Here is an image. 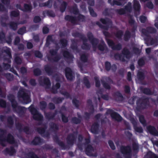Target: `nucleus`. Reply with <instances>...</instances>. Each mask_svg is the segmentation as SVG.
<instances>
[{
	"mask_svg": "<svg viewBox=\"0 0 158 158\" xmlns=\"http://www.w3.org/2000/svg\"><path fill=\"white\" fill-rule=\"evenodd\" d=\"M70 11L75 15H78L79 13L77 5L76 4H75L73 6H72Z\"/></svg>",
	"mask_w": 158,
	"mask_h": 158,
	"instance_id": "e433bc0d",
	"label": "nucleus"
},
{
	"mask_svg": "<svg viewBox=\"0 0 158 158\" xmlns=\"http://www.w3.org/2000/svg\"><path fill=\"white\" fill-rule=\"evenodd\" d=\"M133 7L135 12H139L141 6L139 2L137 0H134Z\"/></svg>",
	"mask_w": 158,
	"mask_h": 158,
	"instance_id": "cd10ccee",
	"label": "nucleus"
},
{
	"mask_svg": "<svg viewBox=\"0 0 158 158\" xmlns=\"http://www.w3.org/2000/svg\"><path fill=\"white\" fill-rule=\"evenodd\" d=\"M6 130L0 128V132L1 133L0 134V144L3 147L6 146V145L4 143L5 138H3L4 135L6 134Z\"/></svg>",
	"mask_w": 158,
	"mask_h": 158,
	"instance_id": "b1692460",
	"label": "nucleus"
},
{
	"mask_svg": "<svg viewBox=\"0 0 158 158\" xmlns=\"http://www.w3.org/2000/svg\"><path fill=\"white\" fill-rule=\"evenodd\" d=\"M78 15L77 17L67 15L65 16L64 19L66 20L69 21L73 24H76L77 21L81 22L85 21V17L84 15L80 14V13Z\"/></svg>",
	"mask_w": 158,
	"mask_h": 158,
	"instance_id": "423d86ee",
	"label": "nucleus"
},
{
	"mask_svg": "<svg viewBox=\"0 0 158 158\" xmlns=\"http://www.w3.org/2000/svg\"><path fill=\"white\" fill-rule=\"evenodd\" d=\"M34 75L35 76H38L41 75L42 72L40 69L39 68L35 69L33 71Z\"/></svg>",
	"mask_w": 158,
	"mask_h": 158,
	"instance_id": "e2e57ef3",
	"label": "nucleus"
},
{
	"mask_svg": "<svg viewBox=\"0 0 158 158\" xmlns=\"http://www.w3.org/2000/svg\"><path fill=\"white\" fill-rule=\"evenodd\" d=\"M72 44L71 45V48L73 50L76 51L77 52H80V50L78 48L77 45V41L74 39L72 40Z\"/></svg>",
	"mask_w": 158,
	"mask_h": 158,
	"instance_id": "2f4dec72",
	"label": "nucleus"
},
{
	"mask_svg": "<svg viewBox=\"0 0 158 158\" xmlns=\"http://www.w3.org/2000/svg\"><path fill=\"white\" fill-rule=\"evenodd\" d=\"M7 98L11 102V106L14 111L17 112L19 114H23L25 113V107L18 106V103L13 94H9L7 96Z\"/></svg>",
	"mask_w": 158,
	"mask_h": 158,
	"instance_id": "f03ea898",
	"label": "nucleus"
},
{
	"mask_svg": "<svg viewBox=\"0 0 158 158\" xmlns=\"http://www.w3.org/2000/svg\"><path fill=\"white\" fill-rule=\"evenodd\" d=\"M77 136L74 135L73 133L69 134L66 138V141L67 144L70 146H72L76 142Z\"/></svg>",
	"mask_w": 158,
	"mask_h": 158,
	"instance_id": "f8f14e48",
	"label": "nucleus"
},
{
	"mask_svg": "<svg viewBox=\"0 0 158 158\" xmlns=\"http://www.w3.org/2000/svg\"><path fill=\"white\" fill-rule=\"evenodd\" d=\"M44 69L48 75L50 76L53 74V66L49 64H46L44 66Z\"/></svg>",
	"mask_w": 158,
	"mask_h": 158,
	"instance_id": "bb28decb",
	"label": "nucleus"
},
{
	"mask_svg": "<svg viewBox=\"0 0 158 158\" xmlns=\"http://www.w3.org/2000/svg\"><path fill=\"white\" fill-rule=\"evenodd\" d=\"M45 14L50 17L53 18L55 17L56 16L55 13L52 10H48L44 11L43 12V15L45 16Z\"/></svg>",
	"mask_w": 158,
	"mask_h": 158,
	"instance_id": "79ce46f5",
	"label": "nucleus"
},
{
	"mask_svg": "<svg viewBox=\"0 0 158 158\" xmlns=\"http://www.w3.org/2000/svg\"><path fill=\"white\" fill-rule=\"evenodd\" d=\"M67 5L68 4L66 2L63 1L60 7V10L61 13H63L65 11Z\"/></svg>",
	"mask_w": 158,
	"mask_h": 158,
	"instance_id": "8fccbe9b",
	"label": "nucleus"
},
{
	"mask_svg": "<svg viewBox=\"0 0 158 158\" xmlns=\"http://www.w3.org/2000/svg\"><path fill=\"white\" fill-rule=\"evenodd\" d=\"M23 124L19 122L16 123L15 124L16 127L19 132H22L23 131L27 134H31V132L30 130L29 127L28 126H26L23 128Z\"/></svg>",
	"mask_w": 158,
	"mask_h": 158,
	"instance_id": "9d476101",
	"label": "nucleus"
},
{
	"mask_svg": "<svg viewBox=\"0 0 158 158\" xmlns=\"http://www.w3.org/2000/svg\"><path fill=\"white\" fill-rule=\"evenodd\" d=\"M47 104L46 102L42 101L40 102V109L42 111H45L47 107Z\"/></svg>",
	"mask_w": 158,
	"mask_h": 158,
	"instance_id": "de8ad7c7",
	"label": "nucleus"
},
{
	"mask_svg": "<svg viewBox=\"0 0 158 158\" xmlns=\"http://www.w3.org/2000/svg\"><path fill=\"white\" fill-rule=\"evenodd\" d=\"M39 82L40 85L42 86H45L46 89H49L51 86V83L49 79L47 77L44 78L43 81L41 79H39Z\"/></svg>",
	"mask_w": 158,
	"mask_h": 158,
	"instance_id": "4468645a",
	"label": "nucleus"
},
{
	"mask_svg": "<svg viewBox=\"0 0 158 158\" xmlns=\"http://www.w3.org/2000/svg\"><path fill=\"white\" fill-rule=\"evenodd\" d=\"M48 60L49 61H51L52 60L53 61L55 62H57L58 61L60 60V57L59 56L57 55L53 58H52L48 56L47 57Z\"/></svg>",
	"mask_w": 158,
	"mask_h": 158,
	"instance_id": "5fc2aeb1",
	"label": "nucleus"
},
{
	"mask_svg": "<svg viewBox=\"0 0 158 158\" xmlns=\"http://www.w3.org/2000/svg\"><path fill=\"white\" fill-rule=\"evenodd\" d=\"M99 124L97 122H95L91 126L90 131L94 134H97L98 132Z\"/></svg>",
	"mask_w": 158,
	"mask_h": 158,
	"instance_id": "393cba45",
	"label": "nucleus"
},
{
	"mask_svg": "<svg viewBox=\"0 0 158 158\" xmlns=\"http://www.w3.org/2000/svg\"><path fill=\"white\" fill-rule=\"evenodd\" d=\"M36 131L37 132L40 134L42 135L44 133V136L46 137H48L49 136V133L48 132H45L44 129L42 127H39L37 128Z\"/></svg>",
	"mask_w": 158,
	"mask_h": 158,
	"instance_id": "c9c22d12",
	"label": "nucleus"
},
{
	"mask_svg": "<svg viewBox=\"0 0 158 158\" xmlns=\"http://www.w3.org/2000/svg\"><path fill=\"white\" fill-rule=\"evenodd\" d=\"M33 52L35 57L37 58H41L43 56L42 54L39 51L35 50Z\"/></svg>",
	"mask_w": 158,
	"mask_h": 158,
	"instance_id": "0e129e2a",
	"label": "nucleus"
},
{
	"mask_svg": "<svg viewBox=\"0 0 158 158\" xmlns=\"http://www.w3.org/2000/svg\"><path fill=\"white\" fill-rule=\"evenodd\" d=\"M100 21L103 24L109 25L112 24L111 21L109 18H106L105 19L101 18L100 19Z\"/></svg>",
	"mask_w": 158,
	"mask_h": 158,
	"instance_id": "4c0bfd02",
	"label": "nucleus"
},
{
	"mask_svg": "<svg viewBox=\"0 0 158 158\" xmlns=\"http://www.w3.org/2000/svg\"><path fill=\"white\" fill-rule=\"evenodd\" d=\"M123 35V32L121 30H119L114 33L115 37L118 39L121 40Z\"/></svg>",
	"mask_w": 158,
	"mask_h": 158,
	"instance_id": "603ef678",
	"label": "nucleus"
},
{
	"mask_svg": "<svg viewBox=\"0 0 158 158\" xmlns=\"http://www.w3.org/2000/svg\"><path fill=\"white\" fill-rule=\"evenodd\" d=\"M20 15L19 11V10H12L10 12V16L11 17H16L19 16Z\"/></svg>",
	"mask_w": 158,
	"mask_h": 158,
	"instance_id": "4d7b16f0",
	"label": "nucleus"
},
{
	"mask_svg": "<svg viewBox=\"0 0 158 158\" xmlns=\"http://www.w3.org/2000/svg\"><path fill=\"white\" fill-rule=\"evenodd\" d=\"M82 49L84 50H89L91 48V46L87 43H83L82 45L81 46Z\"/></svg>",
	"mask_w": 158,
	"mask_h": 158,
	"instance_id": "680f3d73",
	"label": "nucleus"
},
{
	"mask_svg": "<svg viewBox=\"0 0 158 158\" xmlns=\"http://www.w3.org/2000/svg\"><path fill=\"white\" fill-rule=\"evenodd\" d=\"M106 114H110L112 118L118 122H121L123 120L122 118L119 114L112 109H108L106 112Z\"/></svg>",
	"mask_w": 158,
	"mask_h": 158,
	"instance_id": "1a4fd4ad",
	"label": "nucleus"
},
{
	"mask_svg": "<svg viewBox=\"0 0 158 158\" xmlns=\"http://www.w3.org/2000/svg\"><path fill=\"white\" fill-rule=\"evenodd\" d=\"M43 139L39 136H35L31 142V144L34 145H40L43 143Z\"/></svg>",
	"mask_w": 158,
	"mask_h": 158,
	"instance_id": "412c9836",
	"label": "nucleus"
},
{
	"mask_svg": "<svg viewBox=\"0 0 158 158\" xmlns=\"http://www.w3.org/2000/svg\"><path fill=\"white\" fill-rule=\"evenodd\" d=\"M114 57L116 60L125 62V57L127 59H129L131 57V52L128 49L124 48L122 51V54L116 53L114 54Z\"/></svg>",
	"mask_w": 158,
	"mask_h": 158,
	"instance_id": "39448f33",
	"label": "nucleus"
},
{
	"mask_svg": "<svg viewBox=\"0 0 158 158\" xmlns=\"http://www.w3.org/2000/svg\"><path fill=\"white\" fill-rule=\"evenodd\" d=\"M53 140L57 143L63 150H65L68 148L67 145H65L64 143L62 141H60L58 136L56 135L53 136Z\"/></svg>",
	"mask_w": 158,
	"mask_h": 158,
	"instance_id": "f3484780",
	"label": "nucleus"
},
{
	"mask_svg": "<svg viewBox=\"0 0 158 158\" xmlns=\"http://www.w3.org/2000/svg\"><path fill=\"white\" fill-rule=\"evenodd\" d=\"M17 96L19 99L21 98L25 104H27L31 102L30 96L23 88L19 89L17 94Z\"/></svg>",
	"mask_w": 158,
	"mask_h": 158,
	"instance_id": "0eeeda50",
	"label": "nucleus"
},
{
	"mask_svg": "<svg viewBox=\"0 0 158 158\" xmlns=\"http://www.w3.org/2000/svg\"><path fill=\"white\" fill-rule=\"evenodd\" d=\"M149 104V98L145 96L139 98L136 101L137 108L138 110L145 109Z\"/></svg>",
	"mask_w": 158,
	"mask_h": 158,
	"instance_id": "20e7f679",
	"label": "nucleus"
},
{
	"mask_svg": "<svg viewBox=\"0 0 158 158\" xmlns=\"http://www.w3.org/2000/svg\"><path fill=\"white\" fill-rule=\"evenodd\" d=\"M141 91L144 94L147 95H152L153 94V92H152L151 90L148 88H140Z\"/></svg>",
	"mask_w": 158,
	"mask_h": 158,
	"instance_id": "72a5a7b5",
	"label": "nucleus"
},
{
	"mask_svg": "<svg viewBox=\"0 0 158 158\" xmlns=\"http://www.w3.org/2000/svg\"><path fill=\"white\" fill-rule=\"evenodd\" d=\"M83 83L87 88H89L90 87V84L88 79V77L85 76L83 77Z\"/></svg>",
	"mask_w": 158,
	"mask_h": 158,
	"instance_id": "09e8293b",
	"label": "nucleus"
},
{
	"mask_svg": "<svg viewBox=\"0 0 158 158\" xmlns=\"http://www.w3.org/2000/svg\"><path fill=\"white\" fill-rule=\"evenodd\" d=\"M142 33L145 35L146 36V37L145 39V42L147 44H148L150 38L151 37V36L149 35L148 32V31L147 28L146 29H143L142 30Z\"/></svg>",
	"mask_w": 158,
	"mask_h": 158,
	"instance_id": "c756f323",
	"label": "nucleus"
},
{
	"mask_svg": "<svg viewBox=\"0 0 158 158\" xmlns=\"http://www.w3.org/2000/svg\"><path fill=\"white\" fill-rule=\"evenodd\" d=\"M25 158H40L37 155L32 151H30L26 153L25 155Z\"/></svg>",
	"mask_w": 158,
	"mask_h": 158,
	"instance_id": "473e14b6",
	"label": "nucleus"
},
{
	"mask_svg": "<svg viewBox=\"0 0 158 158\" xmlns=\"http://www.w3.org/2000/svg\"><path fill=\"white\" fill-rule=\"evenodd\" d=\"M60 87V84L59 82L56 83L55 85H53L51 89V92L53 94H56L58 93L57 90Z\"/></svg>",
	"mask_w": 158,
	"mask_h": 158,
	"instance_id": "f704fd0d",
	"label": "nucleus"
},
{
	"mask_svg": "<svg viewBox=\"0 0 158 158\" xmlns=\"http://www.w3.org/2000/svg\"><path fill=\"white\" fill-rule=\"evenodd\" d=\"M147 129L151 134L155 136H158V131L154 126L149 125L147 127Z\"/></svg>",
	"mask_w": 158,
	"mask_h": 158,
	"instance_id": "4be33fe9",
	"label": "nucleus"
},
{
	"mask_svg": "<svg viewBox=\"0 0 158 158\" xmlns=\"http://www.w3.org/2000/svg\"><path fill=\"white\" fill-rule=\"evenodd\" d=\"M71 121L73 123L77 124L81 123V119L76 117H73L71 119Z\"/></svg>",
	"mask_w": 158,
	"mask_h": 158,
	"instance_id": "69168bd1",
	"label": "nucleus"
},
{
	"mask_svg": "<svg viewBox=\"0 0 158 158\" xmlns=\"http://www.w3.org/2000/svg\"><path fill=\"white\" fill-rule=\"evenodd\" d=\"M28 109L31 114L32 115L33 119L35 120L39 121L38 123L39 125H41L44 119L43 115L33 107V105H31Z\"/></svg>",
	"mask_w": 158,
	"mask_h": 158,
	"instance_id": "7ed1b4c3",
	"label": "nucleus"
},
{
	"mask_svg": "<svg viewBox=\"0 0 158 158\" xmlns=\"http://www.w3.org/2000/svg\"><path fill=\"white\" fill-rule=\"evenodd\" d=\"M131 123L133 125L135 131L141 133L143 132V130L142 127H138L137 123L135 120L133 119L131 120Z\"/></svg>",
	"mask_w": 158,
	"mask_h": 158,
	"instance_id": "a878e982",
	"label": "nucleus"
},
{
	"mask_svg": "<svg viewBox=\"0 0 158 158\" xmlns=\"http://www.w3.org/2000/svg\"><path fill=\"white\" fill-rule=\"evenodd\" d=\"M120 150L121 153L123 155L124 158H131L132 149L131 146H121Z\"/></svg>",
	"mask_w": 158,
	"mask_h": 158,
	"instance_id": "6e6552de",
	"label": "nucleus"
},
{
	"mask_svg": "<svg viewBox=\"0 0 158 158\" xmlns=\"http://www.w3.org/2000/svg\"><path fill=\"white\" fill-rule=\"evenodd\" d=\"M57 114V111L55 110V112L52 113L51 112H44V115L46 119L48 120H53L55 119V117Z\"/></svg>",
	"mask_w": 158,
	"mask_h": 158,
	"instance_id": "aec40b11",
	"label": "nucleus"
},
{
	"mask_svg": "<svg viewBox=\"0 0 158 158\" xmlns=\"http://www.w3.org/2000/svg\"><path fill=\"white\" fill-rule=\"evenodd\" d=\"M106 81H105L103 80H101V82L103 87L106 89H111V87L110 85V84L113 83V80L109 77H106L105 78Z\"/></svg>",
	"mask_w": 158,
	"mask_h": 158,
	"instance_id": "2eb2a0df",
	"label": "nucleus"
},
{
	"mask_svg": "<svg viewBox=\"0 0 158 158\" xmlns=\"http://www.w3.org/2000/svg\"><path fill=\"white\" fill-rule=\"evenodd\" d=\"M88 8L90 15L93 17H96L97 16V15L94 11L93 9L90 6H89Z\"/></svg>",
	"mask_w": 158,
	"mask_h": 158,
	"instance_id": "338daca9",
	"label": "nucleus"
},
{
	"mask_svg": "<svg viewBox=\"0 0 158 158\" xmlns=\"http://www.w3.org/2000/svg\"><path fill=\"white\" fill-rule=\"evenodd\" d=\"M106 41L109 47L114 50H120L122 48V45L118 43L116 45L113 40L109 39H106Z\"/></svg>",
	"mask_w": 158,
	"mask_h": 158,
	"instance_id": "9b49d317",
	"label": "nucleus"
},
{
	"mask_svg": "<svg viewBox=\"0 0 158 158\" xmlns=\"http://www.w3.org/2000/svg\"><path fill=\"white\" fill-rule=\"evenodd\" d=\"M62 55L64 58L69 61H72L74 57L67 50L62 51Z\"/></svg>",
	"mask_w": 158,
	"mask_h": 158,
	"instance_id": "a211bd4d",
	"label": "nucleus"
},
{
	"mask_svg": "<svg viewBox=\"0 0 158 158\" xmlns=\"http://www.w3.org/2000/svg\"><path fill=\"white\" fill-rule=\"evenodd\" d=\"M16 152V150L13 146H10L9 148H6L3 151V152L5 155H9L10 156L13 155Z\"/></svg>",
	"mask_w": 158,
	"mask_h": 158,
	"instance_id": "6ab92c4d",
	"label": "nucleus"
},
{
	"mask_svg": "<svg viewBox=\"0 0 158 158\" xmlns=\"http://www.w3.org/2000/svg\"><path fill=\"white\" fill-rule=\"evenodd\" d=\"M137 76L139 81L143 80L145 78V73L143 72L139 71L137 73Z\"/></svg>",
	"mask_w": 158,
	"mask_h": 158,
	"instance_id": "ea45409f",
	"label": "nucleus"
},
{
	"mask_svg": "<svg viewBox=\"0 0 158 158\" xmlns=\"http://www.w3.org/2000/svg\"><path fill=\"white\" fill-rule=\"evenodd\" d=\"M131 37V34L130 32L127 30L125 31L124 35V40L125 41H128Z\"/></svg>",
	"mask_w": 158,
	"mask_h": 158,
	"instance_id": "a18cd8bd",
	"label": "nucleus"
},
{
	"mask_svg": "<svg viewBox=\"0 0 158 158\" xmlns=\"http://www.w3.org/2000/svg\"><path fill=\"white\" fill-rule=\"evenodd\" d=\"M59 112L61 114L62 121L65 123H68L69 121L68 117L66 116L61 111H60Z\"/></svg>",
	"mask_w": 158,
	"mask_h": 158,
	"instance_id": "13d9d810",
	"label": "nucleus"
},
{
	"mask_svg": "<svg viewBox=\"0 0 158 158\" xmlns=\"http://www.w3.org/2000/svg\"><path fill=\"white\" fill-rule=\"evenodd\" d=\"M51 129L54 132L57 131L59 129V125L55 123L52 122L49 124Z\"/></svg>",
	"mask_w": 158,
	"mask_h": 158,
	"instance_id": "7c9ffc66",
	"label": "nucleus"
},
{
	"mask_svg": "<svg viewBox=\"0 0 158 158\" xmlns=\"http://www.w3.org/2000/svg\"><path fill=\"white\" fill-rule=\"evenodd\" d=\"M113 96L114 98H116L115 99L117 101L120 102L123 100V96L119 91L114 93Z\"/></svg>",
	"mask_w": 158,
	"mask_h": 158,
	"instance_id": "c85d7f7f",
	"label": "nucleus"
},
{
	"mask_svg": "<svg viewBox=\"0 0 158 158\" xmlns=\"http://www.w3.org/2000/svg\"><path fill=\"white\" fill-rule=\"evenodd\" d=\"M112 10L113 9L111 8L110 9L106 8L103 11L102 14L105 16H110L112 14V13L110 12V11Z\"/></svg>",
	"mask_w": 158,
	"mask_h": 158,
	"instance_id": "864d4df0",
	"label": "nucleus"
},
{
	"mask_svg": "<svg viewBox=\"0 0 158 158\" xmlns=\"http://www.w3.org/2000/svg\"><path fill=\"white\" fill-rule=\"evenodd\" d=\"M87 36L89 40L92 44L94 51H95L94 49L97 47L98 49L101 52L105 51L106 52H107L108 51V48L104 41L102 40L101 43L98 44V39L94 37L92 32H88L87 33Z\"/></svg>",
	"mask_w": 158,
	"mask_h": 158,
	"instance_id": "f257e3e1",
	"label": "nucleus"
},
{
	"mask_svg": "<svg viewBox=\"0 0 158 158\" xmlns=\"http://www.w3.org/2000/svg\"><path fill=\"white\" fill-rule=\"evenodd\" d=\"M126 12V11L130 12L132 10L131 3V2H129L126 5L124 8Z\"/></svg>",
	"mask_w": 158,
	"mask_h": 158,
	"instance_id": "6e6d98bb",
	"label": "nucleus"
},
{
	"mask_svg": "<svg viewBox=\"0 0 158 158\" xmlns=\"http://www.w3.org/2000/svg\"><path fill=\"white\" fill-rule=\"evenodd\" d=\"M54 41L52 36V35H48L47 37L45 46L47 47H48L50 45L51 42H53Z\"/></svg>",
	"mask_w": 158,
	"mask_h": 158,
	"instance_id": "58836bf2",
	"label": "nucleus"
},
{
	"mask_svg": "<svg viewBox=\"0 0 158 158\" xmlns=\"http://www.w3.org/2000/svg\"><path fill=\"white\" fill-rule=\"evenodd\" d=\"M94 151V148L90 144H88L85 148V152L87 155H91L92 156L96 157L97 156V153H91Z\"/></svg>",
	"mask_w": 158,
	"mask_h": 158,
	"instance_id": "5701e85b",
	"label": "nucleus"
},
{
	"mask_svg": "<svg viewBox=\"0 0 158 158\" xmlns=\"http://www.w3.org/2000/svg\"><path fill=\"white\" fill-rule=\"evenodd\" d=\"M65 77L68 81H72L74 78L73 74V71L69 67L66 68L64 70Z\"/></svg>",
	"mask_w": 158,
	"mask_h": 158,
	"instance_id": "dca6fc26",
	"label": "nucleus"
},
{
	"mask_svg": "<svg viewBox=\"0 0 158 158\" xmlns=\"http://www.w3.org/2000/svg\"><path fill=\"white\" fill-rule=\"evenodd\" d=\"M8 123V127L10 128H11L14 124V121L12 117L11 116H9L7 118Z\"/></svg>",
	"mask_w": 158,
	"mask_h": 158,
	"instance_id": "a19ab883",
	"label": "nucleus"
},
{
	"mask_svg": "<svg viewBox=\"0 0 158 158\" xmlns=\"http://www.w3.org/2000/svg\"><path fill=\"white\" fill-rule=\"evenodd\" d=\"M18 23L14 22H11L9 23L10 27L13 30L15 31L17 28Z\"/></svg>",
	"mask_w": 158,
	"mask_h": 158,
	"instance_id": "49530a36",
	"label": "nucleus"
},
{
	"mask_svg": "<svg viewBox=\"0 0 158 158\" xmlns=\"http://www.w3.org/2000/svg\"><path fill=\"white\" fill-rule=\"evenodd\" d=\"M80 59L83 63H86L88 60V56L85 53H83L80 55Z\"/></svg>",
	"mask_w": 158,
	"mask_h": 158,
	"instance_id": "3c124183",
	"label": "nucleus"
},
{
	"mask_svg": "<svg viewBox=\"0 0 158 158\" xmlns=\"http://www.w3.org/2000/svg\"><path fill=\"white\" fill-rule=\"evenodd\" d=\"M3 52L6 53L10 58H11L12 55L11 53V50L9 48L6 47L5 49H4L3 50Z\"/></svg>",
	"mask_w": 158,
	"mask_h": 158,
	"instance_id": "052dcab7",
	"label": "nucleus"
},
{
	"mask_svg": "<svg viewBox=\"0 0 158 158\" xmlns=\"http://www.w3.org/2000/svg\"><path fill=\"white\" fill-rule=\"evenodd\" d=\"M60 42L63 48L66 47L68 44V41L67 39L64 38H63L60 40Z\"/></svg>",
	"mask_w": 158,
	"mask_h": 158,
	"instance_id": "bf43d9fd",
	"label": "nucleus"
},
{
	"mask_svg": "<svg viewBox=\"0 0 158 158\" xmlns=\"http://www.w3.org/2000/svg\"><path fill=\"white\" fill-rule=\"evenodd\" d=\"M23 10H22L24 12H31L32 10V6L31 4L25 3L24 5Z\"/></svg>",
	"mask_w": 158,
	"mask_h": 158,
	"instance_id": "37998d69",
	"label": "nucleus"
},
{
	"mask_svg": "<svg viewBox=\"0 0 158 158\" xmlns=\"http://www.w3.org/2000/svg\"><path fill=\"white\" fill-rule=\"evenodd\" d=\"M15 62L18 65L21 64L22 62V60L19 56H16L14 58Z\"/></svg>",
	"mask_w": 158,
	"mask_h": 158,
	"instance_id": "774afa93",
	"label": "nucleus"
},
{
	"mask_svg": "<svg viewBox=\"0 0 158 158\" xmlns=\"http://www.w3.org/2000/svg\"><path fill=\"white\" fill-rule=\"evenodd\" d=\"M7 142L10 144H14L15 146L18 147V145L14 136L10 133H9L7 136L5 137L4 142Z\"/></svg>",
	"mask_w": 158,
	"mask_h": 158,
	"instance_id": "ddd939ff",
	"label": "nucleus"
},
{
	"mask_svg": "<svg viewBox=\"0 0 158 158\" xmlns=\"http://www.w3.org/2000/svg\"><path fill=\"white\" fill-rule=\"evenodd\" d=\"M64 99L63 98L54 97L52 98V101L55 103L58 104L61 103Z\"/></svg>",
	"mask_w": 158,
	"mask_h": 158,
	"instance_id": "c03bdc74",
	"label": "nucleus"
}]
</instances>
